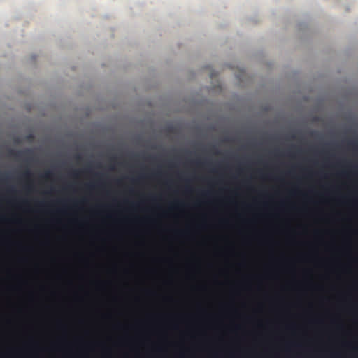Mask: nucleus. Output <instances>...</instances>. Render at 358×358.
<instances>
[{
  "label": "nucleus",
  "instance_id": "1",
  "mask_svg": "<svg viewBox=\"0 0 358 358\" xmlns=\"http://www.w3.org/2000/svg\"><path fill=\"white\" fill-rule=\"evenodd\" d=\"M23 177L26 179H29L31 177V173L29 170H27L23 173Z\"/></svg>",
  "mask_w": 358,
  "mask_h": 358
},
{
  "label": "nucleus",
  "instance_id": "2",
  "mask_svg": "<svg viewBox=\"0 0 358 358\" xmlns=\"http://www.w3.org/2000/svg\"><path fill=\"white\" fill-rule=\"evenodd\" d=\"M28 151H17L14 152L13 154L17 157H21L22 156L25 152H27Z\"/></svg>",
  "mask_w": 358,
  "mask_h": 358
},
{
  "label": "nucleus",
  "instance_id": "3",
  "mask_svg": "<svg viewBox=\"0 0 358 358\" xmlns=\"http://www.w3.org/2000/svg\"><path fill=\"white\" fill-rule=\"evenodd\" d=\"M50 175H51L50 172H47V173L44 175V177H45V178H49Z\"/></svg>",
  "mask_w": 358,
  "mask_h": 358
},
{
  "label": "nucleus",
  "instance_id": "4",
  "mask_svg": "<svg viewBox=\"0 0 358 358\" xmlns=\"http://www.w3.org/2000/svg\"><path fill=\"white\" fill-rule=\"evenodd\" d=\"M78 171H73V176H78Z\"/></svg>",
  "mask_w": 358,
  "mask_h": 358
},
{
  "label": "nucleus",
  "instance_id": "5",
  "mask_svg": "<svg viewBox=\"0 0 358 358\" xmlns=\"http://www.w3.org/2000/svg\"><path fill=\"white\" fill-rule=\"evenodd\" d=\"M85 172H90V169H85Z\"/></svg>",
  "mask_w": 358,
  "mask_h": 358
},
{
  "label": "nucleus",
  "instance_id": "6",
  "mask_svg": "<svg viewBox=\"0 0 358 358\" xmlns=\"http://www.w3.org/2000/svg\"><path fill=\"white\" fill-rule=\"evenodd\" d=\"M88 187L92 188V187H93V185H89Z\"/></svg>",
  "mask_w": 358,
  "mask_h": 358
},
{
  "label": "nucleus",
  "instance_id": "7",
  "mask_svg": "<svg viewBox=\"0 0 358 358\" xmlns=\"http://www.w3.org/2000/svg\"><path fill=\"white\" fill-rule=\"evenodd\" d=\"M203 194L204 196H206L208 194H207L206 192H204Z\"/></svg>",
  "mask_w": 358,
  "mask_h": 358
}]
</instances>
